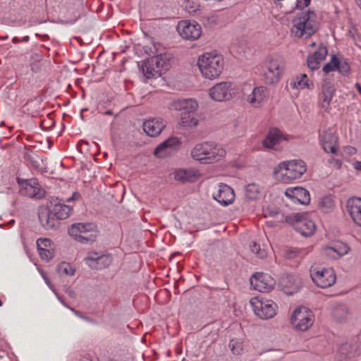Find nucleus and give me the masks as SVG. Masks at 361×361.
<instances>
[{
    "mask_svg": "<svg viewBox=\"0 0 361 361\" xmlns=\"http://www.w3.org/2000/svg\"><path fill=\"white\" fill-rule=\"evenodd\" d=\"M197 66L202 76L208 80L217 79L224 70V59L216 51L205 52L199 56Z\"/></svg>",
    "mask_w": 361,
    "mask_h": 361,
    "instance_id": "f257e3e1",
    "label": "nucleus"
},
{
    "mask_svg": "<svg viewBox=\"0 0 361 361\" xmlns=\"http://www.w3.org/2000/svg\"><path fill=\"white\" fill-rule=\"evenodd\" d=\"M226 154V151L221 145L212 142L198 143L190 152L192 158L202 164L219 161Z\"/></svg>",
    "mask_w": 361,
    "mask_h": 361,
    "instance_id": "f03ea898",
    "label": "nucleus"
},
{
    "mask_svg": "<svg viewBox=\"0 0 361 361\" xmlns=\"http://www.w3.org/2000/svg\"><path fill=\"white\" fill-rule=\"evenodd\" d=\"M71 207L65 204V201L58 197H51L49 210L42 211L39 213V219L42 226L47 230L55 226L56 219H66L71 212Z\"/></svg>",
    "mask_w": 361,
    "mask_h": 361,
    "instance_id": "7ed1b4c3",
    "label": "nucleus"
},
{
    "mask_svg": "<svg viewBox=\"0 0 361 361\" xmlns=\"http://www.w3.org/2000/svg\"><path fill=\"white\" fill-rule=\"evenodd\" d=\"M317 28V14L312 11H302L293 20L290 34L297 38H308L315 33Z\"/></svg>",
    "mask_w": 361,
    "mask_h": 361,
    "instance_id": "20e7f679",
    "label": "nucleus"
},
{
    "mask_svg": "<svg viewBox=\"0 0 361 361\" xmlns=\"http://www.w3.org/2000/svg\"><path fill=\"white\" fill-rule=\"evenodd\" d=\"M306 171L307 166L304 161L294 159L280 163L274 169V176L278 180L288 183L301 178Z\"/></svg>",
    "mask_w": 361,
    "mask_h": 361,
    "instance_id": "39448f33",
    "label": "nucleus"
},
{
    "mask_svg": "<svg viewBox=\"0 0 361 361\" xmlns=\"http://www.w3.org/2000/svg\"><path fill=\"white\" fill-rule=\"evenodd\" d=\"M69 235L82 243H91L96 240L98 231L96 225L91 223H78L68 229Z\"/></svg>",
    "mask_w": 361,
    "mask_h": 361,
    "instance_id": "423d86ee",
    "label": "nucleus"
},
{
    "mask_svg": "<svg viewBox=\"0 0 361 361\" xmlns=\"http://www.w3.org/2000/svg\"><path fill=\"white\" fill-rule=\"evenodd\" d=\"M286 68V63L281 56H272L265 63L264 77L266 83L276 84L281 80Z\"/></svg>",
    "mask_w": 361,
    "mask_h": 361,
    "instance_id": "0eeeda50",
    "label": "nucleus"
},
{
    "mask_svg": "<svg viewBox=\"0 0 361 361\" xmlns=\"http://www.w3.org/2000/svg\"><path fill=\"white\" fill-rule=\"evenodd\" d=\"M250 304L255 314L262 319H269L276 314L278 305L271 300L255 297L251 298Z\"/></svg>",
    "mask_w": 361,
    "mask_h": 361,
    "instance_id": "6e6552de",
    "label": "nucleus"
},
{
    "mask_svg": "<svg viewBox=\"0 0 361 361\" xmlns=\"http://www.w3.org/2000/svg\"><path fill=\"white\" fill-rule=\"evenodd\" d=\"M314 320L313 312L307 307L300 306L296 308L290 317L293 327L299 331H305L310 328Z\"/></svg>",
    "mask_w": 361,
    "mask_h": 361,
    "instance_id": "1a4fd4ad",
    "label": "nucleus"
},
{
    "mask_svg": "<svg viewBox=\"0 0 361 361\" xmlns=\"http://www.w3.org/2000/svg\"><path fill=\"white\" fill-rule=\"evenodd\" d=\"M236 85L231 82L223 81L215 84L209 90V96L216 102L231 99L236 94Z\"/></svg>",
    "mask_w": 361,
    "mask_h": 361,
    "instance_id": "9d476101",
    "label": "nucleus"
},
{
    "mask_svg": "<svg viewBox=\"0 0 361 361\" xmlns=\"http://www.w3.org/2000/svg\"><path fill=\"white\" fill-rule=\"evenodd\" d=\"M310 272L313 282L322 288H329L336 282V274L331 268L312 267Z\"/></svg>",
    "mask_w": 361,
    "mask_h": 361,
    "instance_id": "9b49d317",
    "label": "nucleus"
},
{
    "mask_svg": "<svg viewBox=\"0 0 361 361\" xmlns=\"http://www.w3.org/2000/svg\"><path fill=\"white\" fill-rule=\"evenodd\" d=\"M176 29L182 38L188 40H196L202 35L201 25L194 20H181Z\"/></svg>",
    "mask_w": 361,
    "mask_h": 361,
    "instance_id": "f8f14e48",
    "label": "nucleus"
},
{
    "mask_svg": "<svg viewBox=\"0 0 361 361\" xmlns=\"http://www.w3.org/2000/svg\"><path fill=\"white\" fill-rule=\"evenodd\" d=\"M20 193L31 198L41 199L45 195L44 190L37 179L18 180Z\"/></svg>",
    "mask_w": 361,
    "mask_h": 361,
    "instance_id": "ddd939ff",
    "label": "nucleus"
},
{
    "mask_svg": "<svg viewBox=\"0 0 361 361\" xmlns=\"http://www.w3.org/2000/svg\"><path fill=\"white\" fill-rule=\"evenodd\" d=\"M86 264L93 269H102L108 267L112 262L109 254L90 251L85 258Z\"/></svg>",
    "mask_w": 361,
    "mask_h": 361,
    "instance_id": "4468645a",
    "label": "nucleus"
},
{
    "mask_svg": "<svg viewBox=\"0 0 361 361\" xmlns=\"http://www.w3.org/2000/svg\"><path fill=\"white\" fill-rule=\"evenodd\" d=\"M250 284L259 292H269L274 288L275 281L269 274L258 272L250 278Z\"/></svg>",
    "mask_w": 361,
    "mask_h": 361,
    "instance_id": "2eb2a0df",
    "label": "nucleus"
},
{
    "mask_svg": "<svg viewBox=\"0 0 361 361\" xmlns=\"http://www.w3.org/2000/svg\"><path fill=\"white\" fill-rule=\"evenodd\" d=\"M181 142L177 137H171L159 144L154 149V154L158 158H165L176 152Z\"/></svg>",
    "mask_w": 361,
    "mask_h": 361,
    "instance_id": "dca6fc26",
    "label": "nucleus"
},
{
    "mask_svg": "<svg viewBox=\"0 0 361 361\" xmlns=\"http://www.w3.org/2000/svg\"><path fill=\"white\" fill-rule=\"evenodd\" d=\"M291 138L290 135L283 134L279 129L272 128L269 131L262 143L264 147L276 150L283 142H287Z\"/></svg>",
    "mask_w": 361,
    "mask_h": 361,
    "instance_id": "f3484780",
    "label": "nucleus"
},
{
    "mask_svg": "<svg viewBox=\"0 0 361 361\" xmlns=\"http://www.w3.org/2000/svg\"><path fill=\"white\" fill-rule=\"evenodd\" d=\"M213 198L221 205L227 206L234 201L235 193L230 186L224 183H220L213 192Z\"/></svg>",
    "mask_w": 361,
    "mask_h": 361,
    "instance_id": "a211bd4d",
    "label": "nucleus"
},
{
    "mask_svg": "<svg viewBox=\"0 0 361 361\" xmlns=\"http://www.w3.org/2000/svg\"><path fill=\"white\" fill-rule=\"evenodd\" d=\"M334 92V85L329 81H325L322 86V92L319 96V105L323 111H329L330 110Z\"/></svg>",
    "mask_w": 361,
    "mask_h": 361,
    "instance_id": "6ab92c4d",
    "label": "nucleus"
},
{
    "mask_svg": "<svg viewBox=\"0 0 361 361\" xmlns=\"http://www.w3.org/2000/svg\"><path fill=\"white\" fill-rule=\"evenodd\" d=\"M269 93L264 86L255 87L250 94L246 96V101L253 107H260L267 99Z\"/></svg>",
    "mask_w": 361,
    "mask_h": 361,
    "instance_id": "aec40b11",
    "label": "nucleus"
},
{
    "mask_svg": "<svg viewBox=\"0 0 361 361\" xmlns=\"http://www.w3.org/2000/svg\"><path fill=\"white\" fill-rule=\"evenodd\" d=\"M319 140L326 152L336 153L338 150L337 137L332 131L329 130H323L319 135Z\"/></svg>",
    "mask_w": 361,
    "mask_h": 361,
    "instance_id": "412c9836",
    "label": "nucleus"
},
{
    "mask_svg": "<svg viewBox=\"0 0 361 361\" xmlns=\"http://www.w3.org/2000/svg\"><path fill=\"white\" fill-rule=\"evenodd\" d=\"M346 209L355 224L361 228V198H350L347 201Z\"/></svg>",
    "mask_w": 361,
    "mask_h": 361,
    "instance_id": "4be33fe9",
    "label": "nucleus"
},
{
    "mask_svg": "<svg viewBox=\"0 0 361 361\" xmlns=\"http://www.w3.org/2000/svg\"><path fill=\"white\" fill-rule=\"evenodd\" d=\"M285 195L294 202L307 204L310 202L309 192L302 187L287 188L285 191Z\"/></svg>",
    "mask_w": 361,
    "mask_h": 361,
    "instance_id": "5701e85b",
    "label": "nucleus"
},
{
    "mask_svg": "<svg viewBox=\"0 0 361 361\" xmlns=\"http://www.w3.org/2000/svg\"><path fill=\"white\" fill-rule=\"evenodd\" d=\"M199 107L198 103L193 99H183L173 101L170 108L181 113H195Z\"/></svg>",
    "mask_w": 361,
    "mask_h": 361,
    "instance_id": "b1692460",
    "label": "nucleus"
},
{
    "mask_svg": "<svg viewBox=\"0 0 361 361\" xmlns=\"http://www.w3.org/2000/svg\"><path fill=\"white\" fill-rule=\"evenodd\" d=\"M39 255L42 259L49 261L54 256V245L49 238H39L37 240Z\"/></svg>",
    "mask_w": 361,
    "mask_h": 361,
    "instance_id": "393cba45",
    "label": "nucleus"
},
{
    "mask_svg": "<svg viewBox=\"0 0 361 361\" xmlns=\"http://www.w3.org/2000/svg\"><path fill=\"white\" fill-rule=\"evenodd\" d=\"M349 251L347 244L342 242H335L330 245L326 246L323 249V252L328 257L337 259L346 255Z\"/></svg>",
    "mask_w": 361,
    "mask_h": 361,
    "instance_id": "a878e982",
    "label": "nucleus"
},
{
    "mask_svg": "<svg viewBox=\"0 0 361 361\" xmlns=\"http://www.w3.org/2000/svg\"><path fill=\"white\" fill-rule=\"evenodd\" d=\"M295 217L296 220L293 224V227L296 231L304 236H309L314 233L315 224L312 220L305 217L298 218V214Z\"/></svg>",
    "mask_w": 361,
    "mask_h": 361,
    "instance_id": "bb28decb",
    "label": "nucleus"
},
{
    "mask_svg": "<svg viewBox=\"0 0 361 361\" xmlns=\"http://www.w3.org/2000/svg\"><path fill=\"white\" fill-rule=\"evenodd\" d=\"M165 123L161 118H153L147 120L143 123V129L145 132L151 137H156L159 135L164 128Z\"/></svg>",
    "mask_w": 361,
    "mask_h": 361,
    "instance_id": "cd10ccee",
    "label": "nucleus"
},
{
    "mask_svg": "<svg viewBox=\"0 0 361 361\" xmlns=\"http://www.w3.org/2000/svg\"><path fill=\"white\" fill-rule=\"evenodd\" d=\"M174 178L181 183L195 182L199 178V173L194 169H179L173 172Z\"/></svg>",
    "mask_w": 361,
    "mask_h": 361,
    "instance_id": "c85d7f7f",
    "label": "nucleus"
},
{
    "mask_svg": "<svg viewBox=\"0 0 361 361\" xmlns=\"http://www.w3.org/2000/svg\"><path fill=\"white\" fill-rule=\"evenodd\" d=\"M148 59L151 62L150 63L157 68V71H159L161 74L163 71L168 69L169 64L166 55L160 54Z\"/></svg>",
    "mask_w": 361,
    "mask_h": 361,
    "instance_id": "c756f323",
    "label": "nucleus"
},
{
    "mask_svg": "<svg viewBox=\"0 0 361 361\" xmlns=\"http://www.w3.org/2000/svg\"><path fill=\"white\" fill-rule=\"evenodd\" d=\"M312 86V83L310 82L305 74L297 76L290 82V87L293 89H310Z\"/></svg>",
    "mask_w": 361,
    "mask_h": 361,
    "instance_id": "7c9ffc66",
    "label": "nucleus"
},
{
    "mask_svg": "<svg viewBox=\"0 0 361 361\" xmlns=\"http://www.w3.org/2000/svg\"><path fill=\"white\" fill-rule=\"evenodd\" d=\"M245 197L250 200H255L262 196L261 188L257 183L247 184L245 187Z\"/></svg>",
    "mask_w": 361,
    "mask_h": 361,
    "instance_id": "2f4dec72",
    "label": "nucleus"
},
{
    "mask_svg": "<svg viewBox=\"0 0 361 361\" xmlns=\"http://www.w3.org/2000/svg\"><path fill=\"white\" fill-rule=\"evenodd\" d=\"M198 119L195 116L194 113H181L180 116V123L185 128H192L197 126Z\"/></svg>",
    "mask_w": 361,
    "mask_h": 361,
    "instance_id": "473e14b6",
    "label": "nucleus"
},
{
    "mask_svg": "<svg viewBox=\"0 0 361 361\" xmlns=\"http://www.w3.org/2000/svg\"><path fill=\"white\" fill-rule=\"evenodd\" d=\"M149 59H147L143 61L142 64V71L143 74L147 78H152L157 76H160L161 74L157 71V68H155L154 65L150 63Z\"/></svg>",
    "mask_w": 361,
    "mask_h": 361,
    "instance_id": "72a5a7b5",
    "label": "nucleus"
},
{
    "mask_svg": "<svg viewBox=\"0 0 361 361\" xmlns=\"http://www.w3.org/2000/svg\"><path fill=\"white\" fill-rule=\"evenodd\" d=\"M56 270L61 276H72L75 273V268L71 264L66 262L59 263Z\"/></svg>",
    "mask_w": 361,
    "mask_h": 361,
    "instance_id": "f704fd0d",
    "label": "nucleus"
},
{
    "mask_svg": "<svg viewBox=\"0 0 361 361\" xmlns=\"http://www.w3.org/2000/svg\"><path fill=\"white\" fill-rule=\"evenodd\" d=\"M334 201L331 196L326 195L320 198L319 201V208L323 212L328 213L334 207Z\"/></svg>",
    "mask_w": 361,
    "mask_h": 361,
    "instance_id": "c9c22d12",
    "label": "nucleus"
},
{
    "mask_svg": "<svg viewBox=\"0 0 361 361\" xmlns=\"http://www.w3.org/2000/svg\"><path fill=\"white\" fill-rule=\"evenodd\" d=\"M334 317L338 320L345 319L348 314V308L345 305H338L333 312Z\"/></svg>",
    "mask_w": 361,
    "mask_h": 361,
    "instance_id": "e433bc0d",
    "label": "nucleus"
},
{
    "mask_svg": "<svg viewBox=\"0 0 361 361\" xmlns=\"http://www.w3.org/2000/svg\"><path fill=\"white\" fill-rule=\"evenodd\" d=\"M338 66V58L336 56L331 57V61L325 64L323 67V71L325 73H329L331 71H337Z\"/></svg>",
    "mask_w": 361,
    "mask_h": 361,
    "instance_id": "4c0bfd02",
    "label": "nucleus"
},
{
    "mask_svg": "<svg viewBox=\"0 0 361 361\" xmlns=\"http://www.w3.org/2000/svg\"><path fill=\"white\" fill-rule=\"evenodd\" d=\"M328 51L326 47L319 46L318 49L312 55V57L317 59L319 61H323L327 55Z\"/></svg>",
    "mask_w": 361,
    "mask_h": 361,
    "instance_id": "58836bf2",
    "label": "nucleus"
},
{
    "mask_svg": "<svg viewBox=\"0 0 361 361\" xmlns=\"http://www.w3.org/2000/svg\"><path fill=\"white\" fill-rule=\"evenodd\" d=\"M337 71H338L342 75H346L350 73V67L348 63L345 60H339L338 59V66Z\"/></svg>",
    "mask_w": 361,
    "mask_h": 361,
    "instance_id": "ea45409f",
    "label": "nucleus"
},
{
    "mask_svg": "<svg viewBox=\"0 0 361 361\" xmlns=\"http://www.w3.org/2000/svg\"><path fill=\"white\" fill-rule=\"evenodd\" d=\"M250 250L259 258H264L267 256L266 250L264 249H260L259 245L255 242L252 243L250 245Z\"/></svg>",
    "mask_w": 361,
    "mask_h": 361,
    "instance_id": "a19ab883",
    "label": "nucleus"
},
{
    "mask_svg": "<svg viewBox=\"0 0 361 361\" xmlns=\"http://www.w3.org/2000/svg\"><path fill=\"white\" fill-rule=\"evenodd\" d=\"M229 348L232 353L235 355H238L243 350L242 344L237 340H231L229 343Z\"/></svg>",
    "mask_w": 361,
    "mask_h": 361,
    "instance_id": "79ce46f5",
    "label": "nucleus"
},
{
    "mask_svg": "<svg viewBox=\"0 0 361 361\" xmlns=\"http://www.w3.org/2000/svg\"><path fill=\"white\" fill-rule=\"evenodd\" d=\"M322 62V61H319L317 59L311 56H309L307 60L308 68L312 71L319 68Z\"/></svg>",
    "mask_w": 361,
    "mask_h": 361,
    "instance_id": "37998d69",
    "label": "nucleus"
},
{
    "mask_svg": "<svg viewBox=\"0 0 361 361\" xmlns=\"http://www.w3.org/2000/svg\"><path fill=\"white\" fill-rule=\"evenodd\" d=\"M184 6H185V8L190 13H195L199 7V6L197 5V4L196 2L193 1H191L190 0H187L184 3Z\"/></svg>",
    "mask_w": 361,
    "mask_h": 361,
    "instance_id": "c03bdc74",
    "label": "nucleus"
},
{
    "mask_svg": "<svg viewBox=\"0 0 361 361\" xmlns=\"http://www.w3.org/2000/svg\"><path fill=\"white\" fill-rule=\"evenodd\" d=\"M311 0H297L296 7L299 9H304L310 4Z\"/></svg>",
    "mask_w": 361,
    "mask_h": 361,
    "instance_id": "a18cd8bd",
    "label": "nucleus"
},
{
    "mask_svg": "<svg viewBox=\"0 0 361 361\" xmlns=\"http://www.w3.org/2000/svg\"><path fill=\"white\" fill-rule=\"evenodd\" d=\"M80 197V194L77 192L73 193L72 196L67 199L66 202H70L73 200H78Z\"/></svg>",
    "mask_w": 361,
    "mask_h": 361,
    "instance_id": "49530a36",
    "label": "nucleus"
},
{
    "mask_svg": "<svg viewBox=\"0 0 361 361\" xmlns=\"http://www.w3.org/2000/svg\"><path fill=\"white\" fill-rule=\"evenodd\" d=\"M353 167L354 169L358 171H361V161H355L353 163Z\"/></svg>",
    "mask_w": 361,
    "mask_h": 361,
    "instance_id": "de8ad7c7",
    "label": "nucleus"
},
{
    "mask_svg": "<svg viewBox=\"0 0 361 361\" xmlns=\"http://www.w3.org/2000/svg\"><path fill=\"white\" fill-rule=\"evenodd\" d=\"M44 281L46 283V284L49 287V288L54 292H56L54 286L52 285V283H51L50 280L49 279L48 277H44Z\"/></svg>",
    "mask_w": 361,
    "mask_h": 361,
    "instance_id": "09e8293b",
    "label": "nucleus"
},
{
    "mask_svg": "<svg viewBox=\"0 0 361 361\" xmlns=\"http://www.w3.org/2000/svg\"><path fill=\"white\" fill-rule=\"evenodd\" d=\"M296 255V252L295 251H293V250H288L286 254H285V257L288 259H290V258H293Z\"/></svg>",
    "mask_w": 361,
    "mask_h": 361,
    "instance_id": "8fccbe9b",
    "label": "nucleus"
},
{
    "mask_svg": "<svg viewBox=\"0 0 361 361\" xmlns=\"http://www.w3.org/2000/svg\"><path fill=\"white\" fill-rule=\"evenodd\" d=\"M70 310H71V311H72V312H73V313H74L77 317H80V318H82V319H85V317H82V315L81 314V313H80V312H78V311L75 310H74V309H73V308H70Z\"/></svg>",
    "mask_w": 361,
    "mask_h": 361,
    "instance_id": "3c124183",
    "label": "nucleus"
},
{
    "mask_svg": "<svg viewBox=\"0 0 361 361\" xmlns=\"http://www.w3.org/2000/svg\"><path fill=\"white\" fill-rule=\"evenodd\" d=\"M54 294L56 295V296L57 297V298L59 299V300L61 302V303L63 306H65L66 307L69 308V309L71 308V307H68V305L64 302V301H63V300L61 299V298L59 296V295H58V293H57L56 292H55V293H54Z\"/></svg>",
    "mask_w": 361,
    "mask_h": 361,
    "instance_id": "603ef678",
    "label": "nucleus"
},
{
    "mask_svg": "<svg viewBox=\"0 0 361 361\" xmlns=\"http://www.w3.org/2000/svg\"><path fill=\"white\" fill-rule=\"evenodd\" d=\"M54 294L56 295V296L57 297V298L59 299V300L61 302V303L63 306H65L66 307L69 308V309L71 308V307H68V305L64 302V301H63V300L61 299V298L59 296V295H58V293H57L56 292H55V293H54Z\"/></svg>",
    "mask_w": 361,
    "mask_h": 361,
    "instance_id": "864d4df0",
    "label": "nucleus"
},
{
    "mask_svg": "<svg viewBox=\"0 0 361 361\" xmlns=\"http://www.w3.org/2000/svg\"><path fill=\"white\" fill-rule=\"evenodd\" d=\"M355 88L357 90V92L361 94V85L359 83H356Z\"/></svg>",
    "mask_w": 361,
    "mask_h": 361,
    "instance_id": "5fc2aeb1",
    "label": "nucleus"
},
{
    "mask_svg": "<svg viewBox=\"0 0 361 361\" xmlns=\"http://www.w3.org/2000/svg\"><path fill=\"white\" fill-rule=\"evenodd\" d=\"M40 275L42 276V278L44 279V277H47L45 274V273L42 270H39Z\"/></svg>",
    "mask_w": 361,
    "mask_h": 361,
    "instance_id": "6e6d98bb",
    "label": "nucleus"
},
{
    "mask_svg": "<svg viewBox=\"0 0 361 361\" xmlns=\"http://www.w3.org/2000/svg\"><path fill=\"white\" fill-rule=\"evenodd\" d=\"M357 5L361 9V0H355Z\"/></svg>",
    "mask_w": 361,
    "mask_h": 361,
    "instance_id": "4d7b16f0",
    "label": "nucleus"
},
{
    "mask_svg": "<svg viewBox=\"0 0 361 361\" xmlns=\"http://www.w3.org/2000/svg\"><path fill=\"white\" fill-rule=\"evenodd\" d=\"M349 149L350 153H354L356 151V149L354 147H350Z\"/></svg>",
    "mask_w": 361,
    "mask_h": 361,
    "instance_id": "13d9d810",
    "label": "nucleus"
},
{
    "mask_svg": "<svg viewBox=\"0 0 361 361\" xmlns=\"http://www.w3.org/2000/svg\"><path fill=\"white\" fill-rule=\"evenodd\" d=\"M288 279H289V278H287L286 279H283V281H282V283H283H283H286V280H288Z\"/></svg>",
    "mask_w": 361,
    "mask_h": 361,
    "instance_id": "bf43d9fd",
    "label": "nucleus"
},
{
    "mask_svg": "<svg viewBox=\"0 0 361 361\" xmlns=\"http://www.w3.org/2000/svg\"><path fill=\"white\" fill-rule=\"evenodd\" d=\"M293 291L287 292L288 294H293Z\"/></svg>",
    "mask_w": 361,
    "mask_h": 361,
    "instance_id": "052dcab7",
    "label": "nucleus"
},
{
    "mask_svg": "<svg viewBox=\"0 0 361 361\" xmlns=\"http://www.w3.org/2000/svg\"><path fill=\"white\" fill-rule=\"evenodd\" d=\"M314 45H315V43H314V42H313V43H312V44H311V46H312V47H314Z\"/></svg>",
    "mask_w": 361,
    "mask_h": 361,
    "instance_id": "680f3d73",
    "label": "nucleus"
},
{
    "mask_svg": "<svg viewBox=\"0 0 361 361\" xmlns=\"http://www.w3.org/2000/svg\"><path fill=\"white\" fill-rule=\"evenodd\" d=\"M1 305H2V301L0 300V306H1Z\"/></svg>",
    "mask_w": 361,
    "mask_h": 361,
    "instance_id": "e2e57ef3",
    "label": "nucleus"
}]
</instances>
